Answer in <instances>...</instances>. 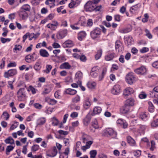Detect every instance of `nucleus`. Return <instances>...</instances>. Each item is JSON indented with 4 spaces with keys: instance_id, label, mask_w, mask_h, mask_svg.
<instances>
[{
    "instance_id": "56",
    "label": "nucleus",
    "mask_w": 158,
    "mask_h": 158,
    "mask_svg": "<svg viewBox=\"0 0 158 158\" xmlns=\"http://www.w3.org/2000/svg\"><path fill=\"white\" fill-rule=\"evenodd\" d=\"M149 51V48L147 47H143L140 50V52L142 53H145Z\"/></svg>"
},
{
    "instance_id": "34",
    "label": "nucleus",
    "mask_w": 158,
    "mask_h": 158,
    "mask_svg": "<svg viewBox=\"0 0 158 158\" xmlns=\"http://www.w3.org/2000/svg\"><path fill=\"white\" fill-rule=\"evenodd\" d=\"M93 142L91 141H89L87 142L86 143V145L83 146V148L82 149L83 150H85L86 149L90 148V145L93 143Z\"/></svg>"
},
{
    "instance_id": "49",
    "label": "nucleus",
    "mask_w": 158,
    "mask_h": 158,
    "mask_svg": "<svg viewBox=\"0 0 158 158\" xmlns=\"http://www.w3.org/2000/svg\"><path fill=\"white\" fill-rule=\"evenodd\" d=\"M80 96L77 95L74 98L72 99V101L73 103H76L80 101Z\"/></svg>"
},
{
    "instance_id": "43",
    "label": "nucleus",
    "mask_w": 158,
    "mask_h": 158,
    "mask_svg": "<svg viewBox=\"0 0 158 158\" xmlns=\"http://www.w3.org/2000/svg\"><path fill=\"white\" fill-rule=\"evenodd\" d=\"M92 126L95 129L98 128L99 126L98 121L96 120L95 119L92 122Z\"/></svg>"
},
{
    "instance_id": "51",
    "label": "nucleus",
    "mask_w": 158,
    "mask_h": 158,
    "mask_svg": "<svg viewBox=\"0 0 158 158\" xmlns=\"http://www.w3.org/2000/svg\"><path fill=\"white\" fill-rule=\"evenodd\" d=\"M144 18L142 19V21L143 23H146L148 21L149 18V16L148 14L146 13L144 14Z\"/></svg>"
},
{
    "instance_id": "27",
    "label": "nucleus",
    "mask_w": 158,
    "mask_h": 158,
    "mask_svg": "<svg viewBox=\"0 0 158 158\" xmlns=\"http://www.w3.org/2000/svg\"><path fill=\"white\" fill-rule=\"evenodd\" d=\"M57 153V151L56 147H54L53 148L51 154H47V156L49 157H53L55 156Z\"/></svg>"
},
{
    "instance_id": "12",
    "label": "nucleus",
    "mask_w": 158,
    "mask_h": 158,
    "mask_svg": "<svg viewBox=\"0 0 158 158\" xmlns=\"http://www.w3.org/2000/svg\"><path fill=\"white\" fill-rule=\"evenodd\" d=\"M130 108L129 106L125 104L124 105L120 108V111L123 114H127L129 112Z\"/></svg>"
},
{
    "instance_id": "6",
    "label": "nucleus",
    "mask_w": 158,
    "mask_h": 158,
    "mask_svg": "<svg viewBox=\"0 0 158 158\" xmlns=\"http://www.w3.org/2000/svg\"><path fill=\"white\" fill-rule=\"evenodd\" d=\"M95 6L90 1H89L85 5L84 8L87 11L91 12L94 10Z\"/></svg>"
},
{
    "instance_id": "19",
    "label": "nucleus",
    "mask_w": 158,
    "mask_h": 158,
    "mask_svg": "<svg viewBox=\"0 0 158 158\" xmlns=\"http://www.w3.org/2000/svg\"><path fill=\"white\" fill-rule=\"evenodd\" d=\"M134 92V90L132 88H127L123 91V95L125 96H128L133 93Z\"/></svg>"
},
{
    "instance_id": "61",
    "label": "nucleus",
    "mask_w": 158,
    "mask_h": 158,
    "mask_svg": "<svg viewBox=\"0 0 158 158\" xmlns=\"http://www.w3.org/2000/svg\"><path fill=\"white\" fill-rule=\"evenodd\" d=\"M2 115L5 117V119L6 120H8L9 118L10 115L7 112L5 111L3 112Z\"/></svg>"
},
{
    "instance_id": "46",
    "label": "nucleus",
    "mask_w": 158,
    "mask_h": 158,
    "mask_svg": "<svg viewBox=\"0 0 158 158\" xmlns=\"http://www.w3.org/2000/svg\"><path fill=\"white\" fill-rule=\"evenodd\" d=\"M151 126L153 127H156L158 126V119L153 120L151 123Z\"/></svg>"
},
{
    "instance_id": "33",
    "label": "nucleus",
    "mask_w": 158,
    "mask_h": 158,
    "mask_svg": "<svg viewBox=\"0 0 158 158\" xmlns=\"http://www.w3.org/2000/svg\"><path fill=\"white\" fill-rule=\"evenodd\" d=\"M107 71L106 69L104 68L103 69L102 73L101 75L99 77L98 80L99 81H102L104 77V76L105 75Z\"/></svg>"
},
{
    "instance_id": "14",
    "label": "nucleus",
    "mask_w": 158,
    "mask_h": 158,
    "mask_svg": "<svg viewBox=\"0 0 158 158\" xmlns=\"http://www.w3.org/2000/svg\"><path fill=\"white\" fill-rule=\"evenodd\" d=\"M91 105L90 100L88 98H86L83 102V106L85 109H89Z\"/></svg>"
},
{
    "instance_id": "54",
    "label": "nucleus",
    "mask_w": 158,
    "mask_h": 158,
    "mask_svg": "<svg viewBox=\"0 0 158 158\" xmlns=\"http://www.w3.org/2000/svg\"><path fill=\"white\" fill-rule=\"evenodd\" d=\"M39 148V146L37 144L33 145L31 147V151H36L38 150Z\"/></svg>"
},
{
    "instance_id": "57",
    "label": "nucleus",
    "mask_w": 158,
    "mask_h": 158,
    "mask_svg": "<svg viewBox=\"0 0 158 158\" xmlns=\"http://www.w3.org/2000/svg\"><path fill=\"white\" fill-rule=\"evenodd\" d=\"M29 89L31 91L33 94H35L36 93L37 90L34 88L32 86L30 85L29 87Z\"/></svg>"
},
{
    "instance_id": "40",
    "label": "nucleus",
    "mask_w": 158,
    "mask_h": 158,
    "mask_svg": "<svg viewBox=\"0 0 158 158\" xmlns=\"http://www.w3.org/2000/svg\"><path fill=\"white\" fill-rule=\"evenodd\" d=\"M31 54L27 55L25 57V60L27 63H30L33 61L32 59H31Z\"/></svg>"
},
{
    "instance_id": "48",
    "label": "nucleus",
    "mask_w": 158,
    "mask_h": 158,
    "mask_svg": "<svg viewBox=\"0 0 158 158\" xmlns=\"http://www.w3.org/2000/svg\"><path fill=\"white\" fill-rule=\"evenodd\" d=\"M14 148V147L11 146H7L6 149V154L7 155H9V153Z\"/></svg>"
},
{
    "instance_id": "39",
    "label": "nucleus",
    "mask_w": 158,
    "mask_h": 158,
    "mask_svg": "<svg viewBox=\"0 0 158 158\" xmlns=\"http://www.w3.org/2000/svg\"><path fill=\"white\" fill-rule=\"evenodd\" d=\"M102 54V51L100 49L98 51L97 54L95 55V58L96 60L99 59L101 57Z\"/></svg>"
},
{
    "instance_id": "53",
    "label": "nucleus",
    "mask_w": 158,
    "mask_h": 158,
    "mask_svg": "<svg viewBox=\"0 0 158 158\" xmlns=\"http://www.w3.org/2000/svg\"><path fill=\"white\" fill-rule=\"evenodd\" d=\"M19 45H16L15 48L13 49V51L14 53H17L20 51Z\"/></svg>"
},
{
    "instance_id": "9",
    "label": "nucleus",
    "mask_w": 158,
    "mask_h": 158,
    "mask_svg": "<svg viewBox=\"0 0 158 158\" xmlns=\"http://www.w3.org/2000/svg\"><path fill=\"white\" fill-rule=\"evenodd\" d=\"M120 92V87L118 85H114L111 90V93L114 95L118 94Z\"/></svg>"
},
{
    "instance_id": "38",
    "label": "nucleus",
    "mask_w": 158,
    "mask_h": 158,
    "mask_svg": "<svg viewBox=\"0 0 158 158\" xmlns=\"http://www.w3.org/2000/svg\"><path fill=\"white\" fill-rule=\"evenodd\" d=\"M30 9L31 7L30 6L27 4L23 5L21 8L22 10H23L26 11H29L30 10Z\"/></svg>"
},
{
    "instance_id": "62",
    "label": "nucleus",
    "mask_w": 158,
    "mask_h": 158,
    "mask_svg": "<svg viewBox=\"0 0 158 158\" xmlns=\"http://www.w3.org/2000/svg\"><path fill=\"white\" fill-rule=\"evenodd\" d=\"M54 16V14L53 13L50 14L46 18L48 20H51L52 19Z\"/></svg>"
},
{
    "instance_id": "41",
    "label": "nucleus",
    "mask_w": 158,
    "mask_h": 158,
    "mask_svg": "<svg viewBox=\"0 0 158 158\" xmlns=\"http://www.w3.org/2000/svg\"><path fill=\"white\" fill-rule=\"evenodd\" d=\"M149 105L148 107V110L150 112H152L154 111V107L153 106V104L151 102H148Z\"/></svg>"
},
{
    "instance_id": "21",
    "label": "nucleus",
    "mask_w": 158,
    "mask_h": 158,
    "mask_svg": "<svg viewBox=\"0 0 158 158\" xmlns=\"http://www.w3.org/2000/svg\"><path fill=\"white\" fill-rule=\"evenodd\" d=\"M128 143L131 146H135L136 145L135 140L130 136H127V137Z\"/></svg>"
},
{
    "instance_id": "23",
    "label": "nucleus",
    "mask_w": 158,
    "mask_h": 158,
    "mask_svg": "<svg viewBox=\"0 0 158 158\" xmlns=\"http://www.w3.org/2000/svg\"><path fill=\"white\" fill-rule=\"evenodd\" d=\"M39 53L41 56L44 57H48L49 56L48 52L44 49H40L39 52Z\"/></svg>"
},
{
    "instance_id": "44",
    "label": "nucleus",
    "mask_w": 158,
    "mask_h": 158,
    "mask_svg": "<svg viewBox=\"0 0 158 158\" xmlns=\"http://www.w3.org/2000/svg\"><path fill=\"white\" fill-rule=\"evenodd\" d=\"M131 29L130 28H127L124 29H120L119 30V32L121 33H126L130 32Z\"/></svg>"
},
{
    "instance_id": "35",
    "label": "nucleus",
    "mask_w": 158,
    "mask_h": 158,
    "mask_svg": "<svg viewBox=\"0 0 158 158\" xmlns=\"http://www.w3.org/2000/svg\"><path fill=\"white\" fill-rule=\"evenodd\" d=\"M41 62L39 61L37 62L34 66V68L36 70H40L41 66Z\"/></svg>"
},
{
    "instance_id": "29",
    "label": "nucleus",
    "mask_w": 158,
    "mask_h": 158,
    "mask_svg": "<svg viewBox=\"0 0 158 158\" xmlns=\"http://www.w3.org/2000/svg\"><path fill=\"white\" fill-rule=\"evenodd\" d=\"M86 35V33L84 31H82L80 32L78 34V39L80 41L82 40L85 37Z\"/></svg>"
},
{
    "instance_id": "37",
    "label": "nucleus",
    "mask_w": 158,
    "mask_h": 158,
    "mask_svg": "<svg viewBox=\"0 0 158 158\" xmlns=\"http://www.w3.org/2000/svg\"><path fill=\"white\" fill-rule=\"evenodd\" d=\"M5 142L6 143L12 144L14 143V140L11 137H9L5 140Z\"/></svg>"
},
{
    "instance_id": "10",
    "label": "nucleus",
    "mask_w": 158,
    "mask_h": 158,
    "mask_svg": "<svg viewBox=\"0 0 158 158\" xmlns=\"http://www.w3.org/2000/svg\"><path fill=\"white\" fill-rule=\"evenodd\" d=\"M17 71L15 69H10L7 72H5L4 77L6 78H8L16 74Z\"/></svg>"
},
{
    "instance_id": "11",
    "label": "nucleus",
    "mask_w": 158,
    "mask_h": 158,
    "mask_svg": "<svg viewBox=\"0 0 158 158\" xmlns=\"http://www.w3.org/2000/svg\"><path fill=\"white\" fill-rule=\"evenodd\" d=\"M140 6V5L139 4H136L131 6L130 9V11L132 14L136 13Z\"/></svg>"
},
{
    "instance_id": "3",
    "label": "nucleus",
    "mask_w": 158,
    "mask_h": 158,
    "mask_svg": "<svg viewBox=\"0 0 158 158\" xmlns=\"http://www.w3.org/2000/svg\"><path fill=\"white\" fill-rule=\"evenodd\" d=\"M126 81L129 84L131 85L135 81L136 78L134 73L131 72L127 74L126 76Z\"/></svg>"
},
{
    "instance_id": "8",
    "label": "nucleus",
    "mask_w": 158,
    "mask_h": 158,
    "mask_svg": "<svg viewBox=\"0 0 158 158\" xmlns=\"http://www.w3.org/2000/svg\"><path fill=\"white\" fill-rule=\"evenodd\" d=\"M115 44V48L116 51L119 52L123 50L122 44L120 40H117L116 41Z\"/></svg>"
},
{
    "instance_id": "28",
    "label": "nucleus",
    "mask_w": 158,
    "mask_h": 158,
    "mask_svg": "<svg viewBox=\"0 0 158 158\" xmlns=\"http://www.w3.org/2000/svg\"><path fill=\"white\" fill-rule=\"evenodd\" d=\"M46 122V119L44 118H41L38 119L37 121V125H42L44 124Z\"/></svg>"
},
{
    "instance_id": "22",
    "label": "nucleus",
    "mask_w": 158,
    "mask_h": 158,
    "mask_svg": "<svg viewBox=\"0 0 158 158\" xmlns=\"http://www.w3.org/2000/svg\"><path fill=\"white\" fill-rule=\"evenodd\" d=\"M91 117L89 113L88 114L83 120V124L85 126H87L90 122Z\"/></svg>"
},
{
    "instance_id": "42",
    "label": "nucleus",
    "mask_w": 158,
    "mask_h": 158,
    "mask_svg": "<svg viewBox=\"0 0 158 158\" xmlns=\"http://www.w3.org/2000/svg\"><path fill=\"white\" fill-rule=\"evenodd\" d=\"M31 56L32 57L31 59H32L33 61H34L38 58L39 55L37 53L34 52L32 54H31Z\"/></svg>"
},
{
    "instance_id": "64",
    "label": "nucleus",
    "mask_w": 158,
    "mask_h": 158,
    "mask_svg": "<svg viewBox=\"0 0 158 158\" xmlns=\"http://www.w3.org/2000/svg\"><path fill=\"white\" fill-rule=\"evenodd\" d=\"M141 154V151L140 150H137L134 152V155L135 156L138 157Z\"/></svg>"
},
{
    "instance_id": "13",
    "label": "nucleus",
    "mask_w": 158,
    "mask_h": 158,
    "mask_svg": "<svg viewBox=\"0 0 158 158\" xmlns=\"http://www.w3.org/2000/svg\"><path fill=\"white\" fill-rule=\"evenodd\" d=\"M74 44L73 41L70 40H68L62 44V46L64 48H70L74 46Z\"/></svg>"
},
{
    "instance_id": "7",
    "label": "nucleus",
    "mask_w": 158,
    "mask_h": 158,
    "mask_svg": "<svg viewBox=\"0 0 158 158\" xmlns=\"http://www.w3.org/2000/svg\"><path fill=\"white\" fill-rule=\"evenodd\" d=\"M134 71L137 74L143 75L146 73L147 70L144 66H142L140 67L135 69Z\"/></svg>"
},
{
    "instance_id": "32",
    "label": "nucleus",
    "mask_w": 158,
    "mask_h": 158,
    "mask_svg": "<svg viewBox=\"0 0 158 158\" xmlns=\"http://www.w3.org/2000/svg\"><path fill=\"white\" fill-rule=\"evenodd\" d=\"M96 85V83L94 82L89 81L88 82L87 85L89 89H94Z\"/></svg>"
},
{
    "instance_id": "2",
    "label": "nucleus",
    "mask_w": 158,
    "mask_h": 158,
    "mask_svg": "<svg viewBox=\"0 0 158 158\" xmlns=\"http://www.w3.org/2000/svg\"><path fill=\"white\" fill-rule=\"evenodd\" d=\"M101 33V29L98 27H96L90 32V36L93 39L100 37Z\"/></svg>"
},
{
    "instance_id": "20",
    "label": "nucleus",
    "mask_w": 158,
    "mask_h": 158,
    "mask_svg": "<svg viewBox=\"0 0 158 158\" xmlns=\"http://www.w3.org/2000/svg\"><path fill=\"white\" fill-rule=\"evenodd\" d=\"M116 57V55L114 53H112L108 54L105 56V59L107 61H110Z\"/></svg>"
},
{
    "instance_id": "60",
    "label": "nucleus",
    "mask_w": 158,
    "mask_h": 158,
    "mask_svg": "<svg viewBox=\"0 0 158 158\" xmlns=\"http://www.w3.org/2000/svg\"><path fill=\"white\" fill-rule=\"evenodd\" d=\"M78 114L77 112H74L71 113L70 116L72 118H74L77 117Z\"/></svg>"
},
{
    "instance_id": "26",
    "label": "nucleus",
    "mask_w": 158,
    "mask_h": 158,
    "mask_svg": "<svg viewBox=\"0 0 158 158\" xmlns=\"http://www.w3.org/2000/svg\"><path fill=\"white\" fill-rule=\"evenodd\" d=\"M71 67V66L69 64L68 62H65L61 64L60 68L61 69H70Z\"/></svg>"
},
{
    "instance_id": "30",
    "label": "nucleus",
    "mask_w": 158,
    "mask_h": 158,
    "mask_svg": "<svg viewBox=\"0 0 158 158\" xmlns=\"http://www.w3.org/2000/svg\"><path fill=\"white\" fill-rule=\"evenodd\" d=\"M147 113L146 112L141 113L139 116V118L142 120L146 121L147 120Z\"/></svg>"
},
{
    "instance_id": "36",
    "label": "nucleus",
    "mask_w": 158,
    "mask_h": 158,
    "mask_svg": "<svg viewBox=\"0 0 158 158\" xmlns=\"http://www.w3.org/2000/svg\"><path fill=\"white\" fill-rule=\"evenodd\" d=\"M27 16L28 14L26 11H20V18H22V19H26Z\"/></svg>"
},
{
    "instance_id": "63",
    "label": "nucleus",
    "mask_w": 158,
    "mask_h": 158,
    "mask_svg": "<svg viewBox=\"0 0 158 158\" xmlns=\"http://www.w3.org/2000/svg\"><path fill=\"white\" fill-rule=\"evenodd\" d=\"M151 148H150V150L151 151H153L154 148H155V142L153 140H152L151 141Z\"/></svg>"
},
{
    "instance_id": "5",
    "label": "nucleus",
    "mask_w": 158,
    "mask_h": 158,
    "mask_svg": "<svg viewBox=\"0 0 158 158\" xmlns=\"http://www.w3.org/2000/svg\"><path fill=\"white\" fill-rule=\"evenodd\" d=\"M26 87V85L24 83L20 84V101L25 100L26 96L25 94V88Z\"/></svg>"
},
{
    "instance_id": "25",
    "label": "nucleus",
    "mask_w": 158,
    "mask_h": 158,
    "mask_svg": "<svg viewBox=\"0 0 158 158\" xmlns=\"http://www.w3.org/2000/svg\"><path fill=\"white\" fill-rule=\"evenodd\" d=\"M126 41L127 42V45H131L134 43V40L133 38L130 35H128L125 38Z\"/></svg>"
},
{
    "instance_id": "59",
    "label": "nucleus",
    "mask_w": 158,
    "mask_h": 158,
    "mask_svg": "<svg viewBox=\"0 0 158 158\" xmlns=\"http://www.w3.org/2000/svg\"><path fill=\"white\" fill-rule=\"evenodd\" d=\"M33 106L36 108L39 109H41L42 107V105L38 103H35L34 104H33Z\"/></svg>"
},
{
    "instance_id": "58",
    "label": "nucleus",
    "mask_w": 158,
    "mask_h": 158,
    "mask_svg": "<svg viewBox=\"0 0 158 158\" xmlns=\"http://www.w3.org/2000/svg\"><path fill=\"white\" fill-rule=\"evenodd\" d=\"M139 97L141 99H144L146 98L147 95L144 92H142L139 94Z\"/></svg>"
},
{
    "instance_id": "18",
    "label": "nucleus",
    "mask_w": 158,
    "mask_h": 158,
    "mask_svg": "<svg viewBox=\"0 0 158 158\" xmlns=\"http://www.w3.org/2000/svg\"><path fill=\"white\" fill-rule=\"evenodd\" d=\"M134 100L132 98H130L126 101L125 104L131 107L134 105Z\"/></svg>"
},
{
    "instance_id": "17",
    "label": "nucleus",
    "mask_w": 158,
    "mask_h": 158,
    "mask_svg": "<svg viewBox=\"0 0 158 158\" xmlns=\"http://www.w3.org/2000/svg\"><path fill=\"white\" fill-rule=\"evenodd\" d=\"M102 111V108L99 106L95 107L93 109V111L91 115L93 116L95 115L99 114Z\"/></svg>"
},
{
    "instance_id": "1",
    "label": "nucleus",
    "mask_w": 158,
    "mask_h": 158,
    "mask_svg": "<svg viewBox=\"0 0 158 158\" xmlns=\"http://www.w3.org/2000/svg\"><path fill=\"white\" fill-rule=\"evenodd\" d=\"M103 135L107 137L111 136L113 138H115L117 136V133L112 128H106L104 130Z\"/></svg>"
},
{
    "instance_id": "55",
    "label": "nucleus",
    "mask_w": 158,
    "mask_h": 158,
    "mask_svg": "<svg viewBox=\"0 0 158 158\" xmlns=\"http://www.w3.org/2000/svg\"><path fill=\"white\" fill-rule=\"evenodd\" d=\"M72 2L69 4V6L70 8H72L74 7L75 6H77V4L73 0H71Z\"/></svg>"
},
{
    "instance_id": "24",
    "label": "nucleus",
    "mask_w": 158,
    "mask_h": 158,
    "mask_svg": "<svg viewBox=\"0 0 158 158\" xmlns=\"http://www.w3.org/2000/svg\"><path fill=\"white\" fill-rule=\"evenodd\" d=\"M58 25L57 22H56L55 24L49 23L47 25V27L50 29L52 30H55Z\"/></svg>"
},
{
    "instance_id": "47",
    "label": "nucleus",
    "mask_w": 158,
    "mask_h": 158,
    "mask_svg": "<svg viewBox=\"0 0 158 158\" xmlns=\"http://www.w3.org/2000/svg\"><path fill=\"white\" fill-rule=\"evenodd\" d=\"M52 66L51 65H47L46 66V69L44 70V72L48 74L50 72L52 69Z\"/></svg>"
},
{
    "instance_id": "52",
    "label": "nucleus",
    "mask_w": 158,
    "mask_h": 158,
    "mask_svg": "<svg viewBox=\"0 0 158 158\" xmlns=\"http://www.w3.org/2000/svg\"><path fill=\"white\" fill-rule=\"evenodd\" d=\"M119 69L118 66L116 64H113L112 65L111 70L112 71H115L118 70Z\"/></svg>"
},
{
    "instance_id": "31",
    "label": "nucleus",
    "mask_w": 158,
    "mask_h": 158,
    "mask_svg": "<svg viewBox=\"0 0 158 158\" xmlns=\"http://www.w3.org/2000/svg\"><path fill=\"white\" fill-rule=\"evenodd\" d=\"M82 73L80 71H78L75 75V79L76 81H79L82 77Z\"/></svg>"
},
{
    "instance_id": "15",
    "label": "nucleus",
    "mask_w": 158,
    "mask_h": 158,
    "mask_svg": "<svg viewBox=\"0 0 158 158\" xmlns=\"http://www.w3.org/2000/svg\"><path fill=\"white\" fill-rule=\"evenodd\" d=\"M77 91L76 90L70 88L66 89L64 92V94H69L73 95L76 94Z\"/></svg>"
},
{
    "instance_id": "4",
    "label": "nucleus",
    "mask_w": 158,
    "mask_h": 158,
    "mask_svg": "<svg viewBox=\"0 0 158 158\" xmlns=\"http://www.w3.org/2000/svg\"><path fill=\"white\" fill-rule=\"evenodd\" d=\"M68 34V30L66 29H60L56 34L57 38L60 40L63 39Z\"/></svg>"
},
{
    "instance_id": "45",
    "label": "nucleus",
    "mask_w": 158,
    "mask_h": 158,
    "mask_svg": "<svg viewBox=\"0 0 158 158\" xmlns=\"http://www.w3.org/2000/svg\"><path fill=\"white\" fill-rule=\"evenodd\" d=\"M90 158H95L97 154V152L96 150H91L89 152Z\"/></svg>"
},
{
    "instance_id": "50",
    "label": "nucleus",
    "mask_w": 158,
    "mask_h": 158,
    "mask_svg": "<svg viewBox=\"0 0 158 158\" xmlns=\"http://www.w3.org/2000/svg\"><path fill=\"white\" fill-rule=\"evenodd\" d=\"M51 91V89L49 86H47L44 89V91L43 92V94H48Z\"/></svg>"
},
{
    "instance_id": "16",
    "label": "nucleus",
    "mask_w": 158,
    "mask_h": 158,
    "mask_svg": "<svg viewBox=\"0 0 158 158\" xmlns=\"http://www.w3.org/2000/svg\"><path fill=\"white\" fill-rule=\"evenodd\" d=\"M34 33H31L30 34L28 32L26 33L25 35L23 36V41L24 42L25 41V40L27 39V37L29 38V40H31L32 39L34 38Z\"/></svg>"
}]
</instances>
